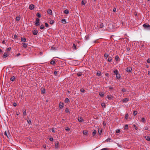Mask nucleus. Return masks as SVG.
I'll list each match as a JSON object with an SVG mask.
<instances>
[{
  "label": "nucleus",
  "mask_w": 150,
  "mask_h": 150,
  "mask_svg": "<svg viewBox=\"0 0 150 150\" xmlns=\"http://www.w3.org/2000/svg\"><path fill=\"white\" fill-rule=\"evenodd\" d=\"M100 28H103V24L102 23H100Z\"/></svg>",
  "instance_id": "nucleus-41"
},
{
  "label": "nucleus",
  "mask_w": 150,
  "mask_h": 150,
  "mask_svg": "<svg viewBox=\"0 0 150 150\" xmlns=\"http://www.w3.org/2000/svg\"><path fill=\"white\" fill-rule=\"evenodd\" d=\"M99 95L101 96H103L104 95V93L103 92H100Z\"/></svg>",
  "instance_id": "nucleus-19"
},
{
  "label": "nucleus",
  "mask_w": 150,
  "mask_h": 150,
  "mask_svg": "<svg viewBox=\"0 0 150 150\" xmlns=\"http://www.w3.org/2000/svg\"><path fill=\"white\" fill-rule=\"evenodd\" d=\"M21 41L23 42H26V39L25 38H21Z\"/></svg>",
  "instance_id": "nucleus-10"
},
{
  "label": "nucleus",
  "mask_w": 150,
  "mask_h": 150,
  "mask_svg": "<svg viewBox=\"0 0 150 150\" xmlns=\"http://www.w3.org/2000/svg\"><path fill=\"white\" fill-rule=\"evenodd\" d=\"M147 62L148 63H150V58L148 59L147 60Z\"/></svg>",
  "instance_id": "nucleus-63"
},
{
  "label": "nucleus",
  "mask_w": 150,
  "mask_h": 150,
  "mask_svg": "<svg viewBox=\"0 0 150 150\" xmlns=\"http://www.w3.org/2000/svg\"><path fill=\"white\" fill-rule=\"evenodd\" d=\"M120 75L119 74H118L116 75V77L117 79H119L120 78Z\"/></svg>",
  "instance_id": "nucleus-27"
},
{
  "label": "nucleus",
  "mask_w": 150,
  "mask_h": 150,
  "mask_svg": "<svg viewBox=\"0 0 150 150\" xmlns=\"http://www.w3.org/2000/svg\"><path fill=\"white\" fill-rule=\"evenodd\" d=\"M108 62H111L112 61V60L111 57H110L108 59Z\"/></svg>",
  "instance_id": "nucleus-36"
},
{
  "label": "nucleus",
  "mask_w": 150,
  "mask_h": 150,
  "mask_svg": "<svg viewBox=\"0 0 150 150\" xmlns=\"http://www.w3.org/2000/svg\"><path fill=\"white\" fill-rule=\"evenodd\" d=\"M39 21H40V20L38 18H36V22H39Z\"/></svg>",
  "instance_id": "nucleus-62"
},
{
  "label": "nucleus",
  "mask_w": 150,
  "mask_h": 150,
  "mask_svg": "<svg viewBox=\"0 0 150 150\" xmlns=\"http://www.w3.org/2000/svg\"><path fill=\"white\" fill-rule=\"evenodd\" d=\"M133 126L134 127L135 129L136 130H137V129L138 127L137 126H136V125H133Z\"/></svg>",
  "instance_id": "nucleus-54"
},
{
  "label": "nucleus",
  "mask_w": 150,
  "mask_h": 150,
  "mask_svg": "<svg viewBox=\"0 0 150 150\" xmlns=\"http://www.w3.org/2000/svg\"><path fill=\"white\" fill-rule=\"evenodd\" d=\"M35 6L33 4H31L29 6V8L30 10H33Z\"/></svg>",
  "instance_id": "nucleus-7"
},
{
  "label": "nucleus",
  "mask_w": 150,
  "mask_h": 150,
  "mask_svg": "<svg viewBox=\"0 0 150 150\" xmlns=\"http://www.w3.org/2000/svg\"><path fill=\"white\" fill-rule=\"evenodd\" d=\"M101 75V74L100 71H98L97 72L96 75L98 76H100Z\"/></svg>",
  "instance_id": "nucleus-15"
},
{
  "label": "nucleus",
  "mask_w": 150,
  "mask_h": 150,
  "mask_svg": "<svg viewBox=\"0 0 150 150\" xmlns=\"http://www.w3.org/2000/svg\"><path fill=\"white\" fill-rule=\"evenodd\" d=\"M41 91L42 93H45V89L43 88L42 89V88H41Z\"/></svg>",
  "instance_id": "nucleus-26"
},
{
  "label": "nucleus",
  "mask_w": 150,
  "mask_h": 150,
  "mask_svg": "<svg viewBox=\"0 0 150 150\" xmlns=\"http://www.w3.org/2000/svg\"><path fill=\"white\" fill-rule=\"evenodd\" d=\"M27 44L26 43H23V47L24 48H26L27 47Z\"/></svg>",
  "instance_id": "nucleus-32"
},
{
  "label": "nucleus",
  "mask_w": 150,
  "mask_h": 150,
  "mask_svg": "<svg viewBox=\"0 0 150 150\" xmlns=\"http://www.w3.org/2000/svg\"><path fill=\"white\" fill-rule=\"evenodd\" d=\"M109 54H107V53H105L104 54V58L105 59H106L109 56Z\"/></svg>",
  "instance_id": "nucleus-12"
},
{
  "label": "nucleus",
  "mask_w": 150,
  "mask_h": 150,
  "mask_svg": "<svg viewBox=\"0 0 150 150\" xmlns=\"http://www.w3.org/2000/svg\"><path fill=\"white\" fill-rule=\"evenodd\" d=\"M113 98V96L112 95H107V98L109 100L112 99Z\"/></svg>",
  "instance_id": "nucleus-5"
},
{
  "label": "nucleus",
  "mask_w": 150,
  "mask_h": 150,
  "mask_svg": "<svg viewBox=\"0 0 150 150\" xmlns=\"http://www.w3.org/2000/svg\"><path fill=\"white\" fill-rule=\"evenodd\" d=\"M101 105L103 107L105 108V103H102Z\"/></svg>",
  "instance_id": "nucleus-34"
},
{
  "label": "nucleus",
  "mask_w": 150,
  "mask_h": 150,
  "mask_svg": "<svg viewBox=\"0 0 150 150\" xmlns=\"http://www.w3.org/2000/svg\"><path fill=\"white\" fill-rule=\"evenodd\" d=\"M54 23V21L53 20H51L50 21V23L52 25Z\"/></svg>",
  "instance_id": "nucleus-50"
},
{
  "label": "nucleus",
  "mask_w": 150,
  "mask_h": 150,
  "mask_svg": "<svg viewBox=\"0 0 150 150\" xmlns=\"http://www.w3.org/2000/svg\"><path fill=\"white\" fill-rule=\"evenodd\" d=\"M36 16L40 18L41 17V15L39 13H37L36 14Z\"/></svg>",
  "instance_id": "nucleus-31"
},
{
  "label": "nucleus",
  "mask_w": 150,
  "mask_h": 150,
  "mask_svg": "<svg viewBox=\"0 0 150 150\" xmlns=\"http://www.w3.org/2000/svg\"><path fill=\"white\" fill-rule=\"evenodd\" d=\"M27 120V121L29 125H30L31 123V122L30 119V118L29 117H28Z\"/></svg>",
  "instance_id": "nucleus-8"
},
{
  "label": "nucleus",
  "mask_w": 150,
  "mask_h": 150,
  "mask_svg": "<svg viewBox=\"0 0 150 150\" xmlns=\"http://www.w3.org/2000/svg\"><path fill=\"white\" fill-rule=\"evenodd\" d=\"M85 38L86 40H88L89 39L88 36H86L85 37Z\"/></svg>",
  "instance_id": "nucleus-55"
},
{
  "label": "nucleus",
  "mask_w": 150,
  "mask_h": 150,
  "mask_svg": "<svg viewBox=\"0 0 150 150\" xmlns=\"http://www.w3.org/2000/svg\"><path fill=\"white\" fill-rule=\"evenodd\" d=\"M35 24L36 26H38L40 25L39 22H36Z\"/></svg>",
  "instance_id": "nucleus-48"
},
{
  "label": "nucleus",
  "mask_w": 150,
  "mask_h": 150,
  "mask_svg": "<svg viewBox=\"0 0 150 150\" xmlns=\"http://www.w3.org/2000/svg\"><path fill=\"white\" fill-rule=\"evenodd\" d=\"M65 112L67 113H70L69 111V109L67 108H66L65 110Z\"/></svg>",
  "instance_id": "nucleus-30"
},
{
  "label": "nucleus",
  "mask_w": 150,
  "mask_h": 150,
  "mask_svg": "<svg viewBox=\"0 0 150 150\" xmlns=\"http://www.w3.org/2000/svg\"><path fill=\"white\" fill-rule=\"evenodd\" d=\"M45 25L46 27H49V25L47 23H45Z\"/></svg>",
  "instance_id": "nucleus-58"
},
{
  "label": "nucleus",
  "mask_w": 150,
  "mask_h": 150,
  "mask_svg": "<svg viewBox=\"0 0 150 150\" xmlns=\"http://www.w3.org/2000/svg\"><path fill=\"white\" fill-rule=\"evenodd\" d=\"M17 38H18V36L16 35V34L14 35V39H17Z\"/></svg>",
  "instance_id": "nucleus-53"
},
{
  "label": "nucleus",
  "mask_w": 150,
  "mask_h": 150,
  "mask_svg": "<svg viewBox=\"0 0 150 150\" xmlns=\"http://www.w3.org/2000/svg\"><path fill=\"white\" fill-rule=\"evenodd\" d=\"M33 33L34 35H36L38 33L37 30H34L33 31Z\"/></svg>",
  "instance_id": "nucleus-11"
},
{
  "label": "nucleus",
  "mask_w": 150,
  "mask_h": 150,
  "mask_svg": "<svg viewBox=\"0 0 150 150\" xmlns=\"http://www.w3.org/2000/svg\"><path fill=\"white\" fill-rule=\"evenodd\" d=\"M62 22L64 24H65L66 23V22L65 19H62Z\"/></svg>",
  "instance_id": "nucleus-29"
},
{
  "label": "nucleus",
  "mask_w": 150,
  "mask_h": 150,
  "mask_svg": "<svg viewBox=\"0 0 150 150\" xmlns=\"http://www.w3.org/2000/svg\"><path fill=\"white\" fill-rule=\"evenodd\" d=\"M20 20V17L18 16H17L16 18V21H19Z\"/></svg>",
  "instance_id": "nucleus-24"
},
{
  "label": "nucleus",
  "mask_w": 150,
  "mask_h": 150,
  "mask_svg": "<svg viewBox=\"0 0 150 150\" xmlns=\"http://www.w3.org/2000/svg\"><path fill=\"white\" fill-rule=\"evenodd\" d=\"M45 28V27L43 24H42L40 26V29H44Z\"/></svg>",
  "instance_id": "nucleus-23"
},
{
  "label": "nucleus",
  "mask_w": 150,
  "mask_h": 150,
  "mask_svg": "<svg viewBox=\"0 0 150 150\" xmlns=\"http://www.w3.org/2000/svg\"><path fill=\"white\" fill-rule=\"evenodd\" d=\"M56 49V48L55 47H51V50H55Z\"/></svg>",
  "instance_id": "nucleus-51"
},
{
  "label": "nucleus",
  "mask_w": 150,
  "mask_h": 150,
  "mask_svg": "<svg viewBox=\"0 0 150 150\" xmlns=\"http://www.w3.org/2000/svg\"><path fill=\"white\" fill-rule=\"evenodd\" d=\"M73 49H76V45H75L74 44H73Z\"/></svg>",
  "instance_id": "nucleus-42"
},
{
  "label": "nucleus",
  "mask_w": 150,
  "mask_h": 150,
  "mask_svg": "<svg viewBox=\"0 0 150 150\" xmlns=\"http://www.w3.org/2000/svg\"><path fill=\"white\" fill-rule=\"evenodd\" d=\"M82 75V74L81 72H78L77 74V75L78 76H81Z\"/></svg>",
  "instance_id": "nucleus-44"
},
{
  "label": "nucleus",
  "mask_w": 150,
  "mask_h": 150,
  "mask_svg": "<svg viewBox=\"0 0 150 150\" xmlns=\"http://www.w3.org/2000/svg\"><path fill=\"white\" fill-rule=\"evenodd\" d=\"M55 61H54V60H52L51 62H50V64H52V65H54V64H55Z\"/></svg>",
  "instance_id": "nucleus-37"
},
{
  "label": "nucleus",
  "mask_w": 150,
  "mask_h": 150,
  "mask_svg": "<svg viewBox=\"0 0 150 150\" xmlns=\"http://www.w3.org/2000/svg\"><path fill=\"white\" fill-rule=\"evenodd\" d=\"M4 134L5 136H6L7 138H9V137L8 136V135L7 134L6 131H5V132L4 133Z\"/></svg>",
  "instance_id": "nucleus-45"
},
{
  "label": "nucleus",
  "mask_w": 150,
  "mask_h": 150,
  "mask_svg": "<svg viewBox=\"0 0 150 150\" xmlns=\"http://www.w3.org/2000/svg\"><path fill=\"white\" fill-rule=\"evenodd\" d=\"M49 139L50 141H53V138L52 137L49 138Z\"/></svg>",
  "instance_id": "nucleus-57"
},
{
  "label": "nucleus",
  "mask_w": 150,
  "mask_h": 150,
  "mask_svg": "<svg viewBox=\"0 0 150 150\" xmlns=\"http://www.w3.org/2000/svg\"><path fill=\"white\" fill-rule=\"evenodd\" d=\"M81 4L83 5H85L86 4V2L82 0L81 1Z\"/></svg>",
  "instance_id": "nucleus-56"
},
{
  "label": "nucleus",
  "mask_w": 150,
  "mask_h": 150,
  "mask_svg": "<svg viewBox=\"0 0 150 150\" xmlns=\"http://www.w3.org/2000/svg\"><path fill=\"white\" fill-rule=\"evenodd\" d=\"M132 69V68L130 67H128L127 68L126 71L127 72L130 73L131 72Z\"/></svg>",
  "instance_id": "nucleus-3"
},
{
  "label": "nucleus",
  "mask_w": 150,
  "mask_h": 150,
  "mask_svg": "<svg viewBox=\"0 0 150 150\" xmlns=\"http://www.w3.org/2000/svg\"><path fill=\"white\" fill-rule=\"evenodd\" d=\"M114 73L116 75L118 74V72L117 69L115 70L114 71Z\"/></svg>",
  "instance_id": "nucleus-21"
},
{
  "label": "nucleus",
  "mask_w": 150,
  "mask_h": 150,
  "mask_svg": "<svg viewBox=\"0 0 150 150\" xmlns=\"http://www.w3.org/2000/svg\"><path fill=\"white\" fill-rule=\"evenodd\" d=\"M15 78L14 77V76H12L11 77V78L10 79V80L11 81H14V80H15Z\"/></svg>",
  "instance_id": "nucleus-22"
},
{
  "label": "nucleus",
  "mask_w": 150,
  "mask_h": 150,
  "mask_svg": "<svg viewBox=\"0 0 150 150\" xmlns=\"http://www.w3.org/2000/svg\"><path fill=\"white\" fill-rule=\"evenodd\" d=\"M54 75H57V71H55L54 72Z\"/></svg>",
  "instance_id": "nucleus-60"
},
{
  "label": "nucleus",
  "mask_w": 150,
  "mask_h": 150,
  "mask_svg": "<svg viewBox=\"0 0 150 150\" xmlns=\"http://www.w3.org/2000/svg\"><path fill=\"white\" fill-rule=\"evenodd\" d=\"M13 106L14 107H16L17 106V104L16 103H13Z\"/></svg>",
  "instance_id": "nucleus-61"
},
{
  "label": "nucleus",
  "mask_w": 150,
  "mask_h": 150,
  "mask_svg": "<svg viewBox=\"0 0 150 150\" xmlns=\"http://www.w3.org/2000/svg\"><path fill=\"white\" fill-rule=\"evenodd\" d=\"M87 133H88V132L86 131H84L83 132V134H84L85 135H87Z\"/></svg>",
  "instance_id": "nucleus-35"
},
{
  "label": "nucleus",
  "mask_w": 150,
  "mask_h": 150,
  "mask_svg": "<svg viewBox=\"0 0 150 150\" xmlns=\"http://www.w3.org/2000/svg\"><path fill=\"white\" fill-rule=\"evenodd\" d=\"M96 132H97L96 131V130H94L93 132V136H95V135L96 134Z\"/></svg>",
  "instance_id": "nucleus-25"
},
{
  "label": "nucleus",
  "mask_w": 150,
  "mask_h": 150,
  "mask_svg": "<svg viewBox=\"0 0 150 150\" xmlns=\"http://www.w3.org/2000/svg\"><path fill=\"white\" fill-rule=\"evenodd\" d=\"M146 139L147 141H150V137H149V136H147L146 137Z\"/></svg>",
  "instance_id": "nucleus-39"
},
{
  "label": "nucleus",
  "mask_w": 150,
  "mask_h": 150,
  "mask_svg": "<svg viewBox=\"0 0 150 150\" xmlns=\"http://www.w3.org/2000/svg\"><path fill=\"white\" fill-rule=\"evenodd\" d=\"M129 100V98H125L122 100V101L123 103H126Z\"/></svg>",
  "instance_id": "nucleus-4"
},
{
  "label": "nucleus",
  "mask_w": 150,
  "mask_h": 150,
  "mask_svg": "<svg viewBox=\"0 0 150 150\" xmlns=\"http://www.w3.org/2000/svg\"><path fill=\"white\" fill-rule=\"evenodd\" d=\"M143 26L144 28L149 30H150V25L149 24L145 23L143 24Z\"/></svg>",
  "instance_id": "nucleus-1"
},
{
  "label": "nucleus",
  "mask_w": 150,
  "mask_h": 150,
  "mask_svg": "<svg viewBox=\"0 0 150 150\" xmlns=\"http://www.w3.org/2000/svg\"><path fill=\"white\" fill-rule=\"evenodd\" d=\"M120 132V130L119 129H117L116 130V133H119Z\"/></svg>",
  "instance_id": "nucleus-59"
},
{
  "label": "nucleus",
  "mask_w": 150,
  "mask_h": 150,
  "mask_svg": "<svg viewBox=\"0 0 150 150\" xmlns=\"http://www.w3.org/2000/svg\"><path fill=\"white\" fill-rule=\"evenodd\" d=\"M102 132V129L98 130V133L99 135H100Z\"/></svg>",
  "instance_id": "nucleus-17"
},
{
  "label": "nucleus",
  "mask_w": 150,
  "mask_h": 150,
  "mask_svg": "<svg viewBox=\"0 0 150 150\" xmlns=\"http://www.w3.org/2000/svg\"><path fill=\"white\" fill-rule=\"evenodd\" d=\"M122 91L123 92H126L127 91L126 89L124 88H122Z\"/></svg>",
  "instance_id": "nucleus-43"
},
{
  "label": "nucleus",
  "mask_w": 150,
  "mask_h": 150,
  "mask_svg": "<svg viewBox=\"0 0 150 150\" xmlns=\"http://www.w3.org/2000/svg\"><path fill=\"white\" fill-rule=\"evenodd\" d=\"M8 55V54L6 53H5L3 54V57L6 58Z\"/></svg>",
  "instance_id": "nucleus-14"
},
{
  "label": "nucleus",
  "mask_w": 150,
  "mask_h": 150,
  "mask_svg": "<svg viewBox=\"0 0 150 150\" xmlns=\"http://www.w3.org/2000/svg\"><path fill=\"white\" fill-rule=\"evenodd\" d=\"M69 11L68 10L66 9L64 11V12L66 14H68L69 13Z\"/></svg>",
  "instance_id": "nucleus-16"
},
{
  "label": "nucleus",
  "mask_w": 150,
  "mask_h": 150,
  "mask_svg": "<svg viewBox=\"0 0 150 150\" xmlns=\"http://www.w3.org/2000/svg\"><path fill=\"white\" fill-rule=\"evenodd\" d=\"M65 129L68 131H70V129L68 127H67Z\"/></svg>",
  "instance_id": "nucleus-52"
},
{
  "label": "nucleus",
  "mask_w": 150,
  "mask_h": 150,
  "mask_svg": "<svg viewBox=\"0 0 150 150\" xmlns=\"http://www.w3.org/2000/svg\"><path fill=\"white\" fill-rule=\"evenodd\" d=\"M64 106V103H63L60 102L59 104V109L60 110L61 109H62L63 107Z\"/></svg>",
  "instance_id": "nucleus-2"
},
{
  "label": "nucleus",
  "mask_w": 150,
  "mask_h": 150,
  "mask_svg": "<svg viewBox=\"0 0 150 150\" xmlns=\"http://www.w3.org/2000/svg\"><path fill=\"white\" fill-rule=\"evenodd\" d=\"M85 90L83 88H81L80 89V91L81 92L84 93L85 92Z\"/></svg>",
  "instance_id": "nucleus-49"
},
{
  "label": "nucleus",
  "mask_w": 150,
  "mask_h": 150,
  "mask_svg": "<svg viewBox=\"0 0 150 150\" xmlns=\"http://www.w3.org/2000/svg\"><path fill=\"white\" fill-rule=\"evenodd\" d=\"M58 145H59V142H57V143L55 144V147L56 149H57L58 147Z\"/></svg>",
  "instance_id": "nucleus-20"
},
{
  "label": "nucleus",
  "mask_w": 150,
  "mask_h": 150,
  "mask_svg": "<svg viewBox=\"0 0 150 150\" xmlns=\"http://www.w3.org/2000/svg\"><path fill=\"white\" fill-rule=\"evenodd\" d=\"M141 121L142 122L144 123L145 122V119L144 117L142 118Z\"/></svg>",
  "instance_id": "nucleus-40"
},
{
  "label": "nucleus",
  "mask_w": 150,
  "mask_h": 150,
  "mask_svg": "<svg viewBox=\"0 0 150 150\" xmlns=\"http://www.w3.org/2000/svg\"><path fill=\"white\" fill-rule=\"evenodd\" d=\"M23 116H25L26 115V110L23 112Z\"/></svg>",
  "instance_id": "nucleus-47"
},
{
  "label": "nucleus",
  "mask_w": 150,
  "mask_h": 150,
  "mask_svg": "<svg viewBox=\"0 0 150 150\" xmlns=\"http://www.w3.org/2000/svg\"><path fill=\"white\" fill-rule=\"evenodd\" d=\"M11 49V47H9L6 49V50L7 51H10Z\"/></svg>",
  "instance_id": "nucleus-46"
},
{
  "label": "nucleus",
  "mask_w": 150,
  "mask_h": 150,
  "mask_svg": "<svg viewBox=\"0 0 150 150\" xmlns=\"http://www.w3.org/2000/svg\"><path fill=\"white\" fill-rule=\"evenodd\" d=\"M137 113V112L136 111H134L133 112V115L134 116H135L136 115Z\"/></svg>",
  "instance_id": "nucleus-28"
},
{
  "label": "nucleus",
  "mask_w": 150,
  "mask_h": 150,
  "mask_svg": "<svg viewBox=\"0 0 150 150\" xmlns=\"http://www.w3.org/2000/svg\"><path fill=\"white\" fill-rule=\"evenodd\" d=\"M69 102V98H66L64 100V102L65 103H67Z\"/></svg>",
  "instance_id": "nucleus-18"
},
{
  "label": "nucleus",
  "mask_w": 150,
  "mask_h": 150,
  "mask_svg": "<svg viewBox=\"0 0 150 150\" xmlns=\"http://www.w3.org/2000/svg\"><path fill=\"white\" fill-rule=\"evenodd\" d=\"M47 13H48L49 15H52V11L51 10V9H48L47 11Z\"/></svg>",
  "instance_id": "nucleus-9"
},
{
  "label": "nucleus",
  "mask_w": 150,
  "mask_h": 150,
  "mask_svg": "<svg viewBox=\"0 0 150 150\" xmlns=\"http://www.w3.org/2000/svg\"><path fill=\"white\" fill-rule=\"evenodd\" d=\"M100 150H108V149L107 148H104L102 149H101Z\"/></svg>",
  "instance_id": "nucleus-64"
},
{
  "label": "nucleus",
  "mask_w": 150,
  "mask_h": 150,
  "mask_svg": "<svg viewBox=\"0 0 150 150\" xmlns=\"http://www.w3.org/2000/svg\"><path fill=\"white\" fill-rule=\"evenodd\" d=\"M78 121L79 122H83L84 121V120L81 117H78Z\"/></svg>",
  "instance_id": "nucleus-6"
},
{
  "label": "nucleus",
  "mask_w": 150,
  "mask_h": 150,
  "mask_svg": "<svg viewBox=\"0 0 150 150\" xmlns=\"http://www.w3.org/2000/svg\"><path fill=\"white\" fill-rule=\"evenodd\" d=\"M129 116V115L128 113L126 114L125 116V118L126 120L127 119L128 117Z\"/></svg>",
  "instance_id": "nucleus-38"
},
{
  "label": "nucleus",
  "mask_w": 150,
  "mask_h": 150,
  "mask_svg": "<svg viewBox=\"0 0 150 150\" xmlns=\"http://www.w3.org/2000/svg\"><path fill=\"white\" fill-rule=\"evenodd\" d=\"M115 59L116 61H119L120 59L118 55H117L115 56Z\"/></svg>",
  "instance_id": "nucleus-13"
},
{
  "label": "nucleus",
  "mask_w": 150,
  "mask_h": 150,
  "mask_svg": "<svg viewBox=\"0 0 150 150\" xmlns=\"http://www.w3.org/2000/svg\"><path fill=\"white\" fill-rule=\"evenodd\" d=\"M125 129H127L128 128V126L127 125H126L125 126Z\"/></svg>",
  "instance_id": "nucleus-33"
}]
</instances>
